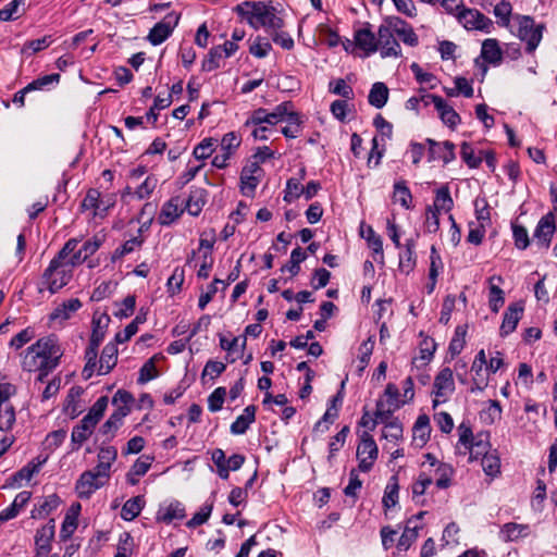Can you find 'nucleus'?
Masks as SVG:
<instances>
[{
    "label": "nucleus",
    "mask_w": 557,
    "mask_h": 557,
    "mask_svg": "<svg viewBox=\"0 0 557 557\" xmlns=\"http://www.w3.org/2000/svg\"><path fill=\"white\" fill-rule=\"evenodd\" d=\"M436 344L433 338L425 336L420 343V356L413 358V363L421 361V364H426L433 358Z\"/></svg>",
    "instance_id": "nucleus-48"
},
{
    "label": "nucleus",
    "mask_w": 557,
    "mask_h": 557,
    "mask_svg": "<svg viewBox=\"0 0 557 557\" xmlns=\"http://www.w3.org/2000/svg\"><path fill=\"white\" fill-rule=\"evenodd\" d=\"M544 26L535 24L534 20L529 16H521L519 18L518 37L525 41L527 50L532 52L539 46L543 36Z\"/></svg>",
    "instance_id": "nucleus-7"
},
{
    "label": "nucleus",
    "mask_w": 557,
    "mask_h": 557,
    "mask_svg": "<svg viewBox=\"0 0 557 557\" xmlns=\"http://www.w3.org/2000/svg\"><path fill=\"white\" fill-rule=\"evenodd\" d=\"M263 176V170L258 162L246 164L240 172V191L246 197H252Z\"/></svg>",
    "instance_id": "nucleus-10"
},
{
    "label": "nucleus",
    "mask_w": 557,
    "mask_h": 557,
    "mask_svg": "<svg viewBox=\"0 0 557 557\" xmlns=\"http://www.w3.org/2000/svg\"><path fill=\"white\" fill-rule=\"evenodd\" d=\"M214 151V140L212 138H205L199 143L193 151V156L197 160H206Z\"/></svg>",
    "instance_id": "nucleus-61"
},
{
    "label": "nucleus",
    "mask_w": 557,
    "mask_h": 557,
    "mask_svg": "<svg viewBox=\"0 0 557 557\" xmlns=\"http://www.w3.org/2000/svg\"><path fill=\"white\" fill-rule=\"evenodd\" d=\"M61 504V499L55 494L45 497L42 503L32 510V518L42 519L48 516L51 511L57 509Z\"/></svg>",
    "instance_id": "nucleus-42"
},
{
    "label": "nucleus",
    "mask_w": 557,
    "mask_h": 557,
    "mask_svg": "<svg viewBox=\"0 0 557 557\" xmlns=\"http://www.w3.org/2000/svg\"><path fill=\"white\" fill-rule=\"evenodd\" d=\"M183 202L180 197H173L165 201L158 215V222L163 226L171 225L184 212L182 208Z\"/></svg>",
    "instance_id": "nucleus-21"
},
{
    "label": "nucleus",
    "mask_w": 557,
    "mask_h": 557,
    "mask_svg": "<svg viewBox=\"0 0 557 557\" xmlns=\"http://www.w3.org/2000/svg\"><path fill=\"white\" fill-rule=\"evenodd\" d=\"M481 58L484 62L498 65L502 62L503 53L496 39H485L481 48Z\"/></svg>",
    "instance_id": "nucleus-33"
},
{
    "label": "nucleus",
    "mask_w": 557,
    "mask_h": 557,
    "mask_svg": "<svg viewBox=\"0 0 557 557\" xmlns=\"http://www.w3.org/2000/svg\"><path fill=\"white\" fill-rule=\"evenodd\" d=\"M458 433L459 441L457 448L460 450L461 447H463V454L469 453L472 457L475 448H482V450H484L487 446V443L482 440L474 442L471 428L463 422L458 426Z\"/></svg>",
    "instance_id": "nucleus-23"
},
{
    "label": "nucleus",
    "mask_w": 557,
    "mask_h": 557,
    "mask_svg": "<svg viewBox=\"0 0 557 557\" xmlns=\"http://www.w3.org/2000/svg\"><path fill=\"white\" fill-rule=\"evenodd\" d=\"M436 212H445L448 213L454 207V200L450 196L449 187L447 185H443L441 188L436 190L435 199L433 206H430Z\"/></svg>",
    "instance_id": "nucleus-37"
},
{
    "label": "nucleus",
    "mask_w": 557,
    "mask_h": 557,
    "mask_svg": "<svg viewBox=\"0 0 557 557\" xmlns=\"http://www.w3.org/2000/svg\"><path fill=\"white\" fill-rule=\"evenodd\" d=\"M54 520L52 519L46 525L37 530L35 535V557H45L50 553L51 542L54 537Z\"/></svg>",
    "instance_id": "nucleus-19"
},
{
    "label": "nucleus",
    "mask_w": 557,
    "mask_h": 557,
    "mask_svg": "<svg viewBox=\"0 0 557 557\" xmlns=\"http://www.w3.org/2000/svg\"><path fill=\"white\" fill-rule=\"evenodd\" d=\"M530 532V525L528 524L508 522L500 528L498 537L505 543L516 542L520 539L527 537Z\"/></svg>",
    "instance_id": "nucleus-26"
},
{
    "label": "nucleus",
    "mask_w": 557,
    "mask_h": 557,
    "mask_svg": "<svg viewBox=\"0 0 557 557\" xmlns=\"http://www.w3.org/2000/svg\"><path fill=\"white\" fill-rule=\"evenodd\" d=\"M455 392V380L453 370L443 368L434 377L433 382V407L446 403Z\"/></svg>",
    "instance_id": "nucleus-6"
},
{
    "label": "nucleus",
    "mask_w": 557,
    "mask_h": 557,
    "mask_svg": "<svg viewBox=\"0 0 557 557\" xmlns=\"http://www.w3.org/2000/svg\"><path fill=\"white\" fill-rule=\"evenodd\" d=\"M83 393L84 389L81 386H73L70 388L67 393L63 406V411L71 419H74L77 416H79L85 408V405L82 401Z\"/></svg>",
    "instance_id": "nucleus-24"
},
{
    "label": "nucleus",
    "mask_w": 557,
    "mask_h": 557,
    "mask_svg": "<svg viewBox=\"0 0 557 557\" xmlns=\"http://www.w3.org/2000/svg\"><path fill=\"white\" fill-rule=\"evenodd\" d=\"M79 242L78 238H70L50 261L38 283L39 293L48 290L50 294H55L70 283L73 276V270L65 262V259L75 250Z\"/></svg>",
    "instance_id": "nucleus-2"
},
{
    "label": "nucleus",
    "mask_w": 557,
    "mask_h": 557,
    "mask_svg": "<svg viewBox=\"0 0 557 557\" xmlns=\"http://www.w3.org/2000/svg\"><path fill=\"white\" fill-rule=\"evenodd\" d=\"M398 481L396 476H392L389 482L387 483L384 492V496L382 499L383 506L387 509L394 507L398 502Z\"/></svg>",
    "instance_id": "nucleus-46"
},
{
    "label": "nucleus",
    "mask_w": 557,
    "mask_h": 557,
    "mask_svg": "<svg viewBox=\"0 0 557 557\" xmlns=\"http://www.w3.org/2000/svg\"><path fill=\"white\" fill-rule=\"evenodd\" d=\"M25 5V0H12L0 10V21L8 22L15 20L21 15V8Z\"/></svg>",
    "instance_id": "nucleus-52"
},
{
    "label": "nucleus",
    "mask_w": 557,
    "mask_h": 557,
    "mask_svg": "<svg viewBox=\"0 0 557 557\" xmlns=\"http://www.w3.org/2000/svg\"><path fill=\"white\" fill-rule=\"evenodd\" d=\"M158 184L159 180L156 175H146L143 182L134 187V197L138 200L149 199L158 187Z\"/></svg>",
    "instance_id": "nucleus-34"
},
{
    "label": "nucleus",
    "mask_w": 557,
    "mask_h": 557,
    "mask_svg": "<svg viewBox=\"0 0 557 557\" xmlns=\"http://www.w3.org/2000/svg\"><path fill=\"white\" fill-rule=\"evenodd\" d=\"M62 356L63 349L58 338L54 335L45 336L20 354L21 367L27 372H39L38 380L44 381L59 366Z\"/></svg>",
    "instance_id": "nucleus-1"
},
{
    "label": "nucleus",
    "mask_w": 557,
    "mask_h": 557,
    "mask_svg": "<svg viewBox=\"0 0 557 557\" xmlns=\"http://www.w3.org/2000/svg\"><path fill=\"white\" fill-rule=\"evenodd\" d=\"M82 306L83 304L78 298L67 299L53 309L49 314V322L51 324L63 325Z\"/></svg>",
    "instance_id": "nucleus-18"
},
{
    "label": "nucleus",
    "mask_w": 557,
    "mask_h": 557,
    "mask_svg": "<svg viewBox=\"0 0 557 557\" xmlns=\"http://www.w3.org/2000/svg\"><path fill=\"white\" fill-rule=\"evenodd\" d=\"M188 265L199 267L197 275L200 278H208L210 271L213 265V257L205 256V255H196L193 252V256L187 260Z\"/></svg>",
    "instance_id": "nucleus-41"
},
{
    "label": "nucleus",
    "mask_w": 557,
    "mask_h": 557,
    "mask_svg": "<svg viewBox=\"0 0 557 557\" xmlns=\"http://www.w3.org/2000/svg\"><path fill=\"white\" fill-rule=\"evenodd\" d=\"M213 503L205 504L198 512H196L190 520L187 521L188 528H196L206 523L212 512Z\"/></svg>",
    "instance_id": "nucleus-57"
},
{
    "label": "nucleus",
    "mask_w": 557,
    "mask_h": 557,
    "mask_svg": "<svg viewBox=\"0 0 557 557\" xmlns=\"http://www.w3.org/2000/svg\"><path fill=\"white\" fill-rule=\"evenodd\" d=\"M112 206V198L101 197L100 191L96 188H90L82 202V208L85 210H91L94 216H103Z\"/></svg>",
    "instance_id": "nucleus-16"
},
{
    "label": "nucleus",
    "mask_w": 557,
    "mask_h": 557,
    "mask_svg": "<svg viewBox=\"0 0 557 557\" xmlns=\"http://www.w3.org/2000/svg\"><path fill=\"white\" fill-rule=\"evenodd\" d=\"M379 449L372 435L364 431L361 434V442L357 448V457L359 459V469L362 472H368L375 459L377 458Z\"/></svg>",
    "instance_id": "nucleus-9"
},
{
    "label": "nucleus",
    "mask_w": 557,
    "mask_h": 557,
    "mask_svg": "<svg viewBox=\"0 0 557 557\" xmlns=\"http://www.w3.org/2000/svg\"><path fill=\"white\" fill-rule=\"evenodd\" d=\"M206 205L205 190H193L186 200L185 208L190 215L197 216Z\"/></svg>",
    "instance_id": "nucleus-44"
},
{
    "label": "nucleus",
    "mask_w": 557,
    "mask_h": 557,
    "mask_svg": "<svg viewBox=\"0 0 557 557\" xmlns=\"http://www.w3.org/2000/svg\"><path fill=\"white\" fill-rule=\"evenodd\" d=\"M329 88L331 92L342 96L346 100L354 98V90L351 86H349L343 78L331 82Z\"/></svg>",
    "instance_id": "nucleus-59"
},
{
    "label": "nucleus",
    "mask_w": 557,
    "mask_h": 557,
    "mask_svg": "<svg viewBox=\"0 0 557 557\" xmlns=\"http://www.w3.org/2000/svg\"><path fill=\"white\" fill-rule=\"evenodd\" d=\"M443 270V261L442 258L434 246L431 247L430 252V269H429V280L434 281L437 280L440 272Z\"/></svg>",
    "instance_id": "nucleus-60"
},
{
    "label": "nucleus",
    "mask_w": 557,
    "mask_h": 557,
    "mask_svg": "<svg viewBox=\"0 0 557 557\" xmlns=\"http://www.w3.org/2000/svg\"><path fill=\"white\" fill-rule=\"evenodd\" d=\"M15 422V411L14 408L7 403L0 405V430L8 431L10 430Z\"/></svg>",
    "instance_id": "nucleus-53"
},
{
    "label": "nucleus",
    "mask_w": 557,
    "mask_h": 557,
    "mask_svg": "<svg viewBox=\"0 0 557 557\" xmlns=\"http://www.w3.org/2000/svg\"><path fill=\"white\" fill-rule=\"evenodd\" d=\"M412 520H408L403 534L400 535L398 542H397V548L399 550H408L409 547L416 542L418 537V530L419 527L417 524L412 525Z\"/></svg>",
    "instance_id": "nucleus-43"
},
{
    "label": "nucleus",
    "mask_w": 557,
    "mask_h": 557,
    "mask_svg": "<svg viewBox=\"0 0 557 557\" xmlns=\"http://www.w3.org/2000/svg\"><path fill=\"white\" fill-rule=\"evenodd\" d=\"M185 518V507L178 500H172L169 504L161 505L157 511L156 519L159 522L170 524L174 520Z\"/></svg>",
    "instance_id": "nucleus-22"
},
{
    "label": "nucleus",
    "mask_w": 557,
    "mask_h": 557,
    "mask_svg": "<svg viewBox=\"0 0 557 557\" xmlns=\"http://www.w3.org/2000/svg\"><path fill=\"white\" fill-rule=\"evenodd\" d=\"M117 361V347L114 343H108L101 352L99 360L98 374L103 375L109 373Z\"/></svg>",
    "instance_id": "nucleus-31"
},
{
    "label": "nucleus",
    "mask_w": 557,
    "mask_h": 557,
    "mask_svg": "<svg viewBox=\"0 0 557 557\" xmlns=\"http://www.w3.org/2000/svg\"><path fill=\"white\" fill-rule=\"evenodd\" d=\"M256 416V407L247 406L244 409V412L236 418V420L231 424V432L233 434H244L249 425L255 421Z\"/></svg>",
    "instance_id": "nucleus-35"
},
{
    "label": "nucleus",
    "mask_w": 557,
    "mask_h": 557,
    "mask_svg": "<svg viewBox=\"0 0 557 557\" xmlns=\"http://www.w3.org/2000/svg\"><path fill=\"white\" fill-rule=\"evenodd\" d=\"M246 336L234 337L231 341L225 337H221L220 345L222 349L227 351L226 359L228 362H234L242 356L246 347Z\"/></svg>",
    "instance_id": "nucleus-30"
},
{
    "label": "nucleus",
    "mask_w": 557,
    "mask_h": 557,
    "mask_svg": "<svg viewBox=\"0 0 557 557\" xmlns=\"http://www.w3.org/2000/svg\"><path fill=\"white\" fill-rule=\"evenodd\" d=\"M422 100L425 107L430 106L431 103L435 107L440 119L448 127L455 128L460 123L461 120L459 114L442 97L426 94L422 96Z\"/></svg>",
    "instance_id": "nucleus-8"
},
{
    "label": "nucleus",
    "mask_w": 557,
    "mask_h": 557,
    "mask_svg": "<svg viewBox=\"0 0 557 557\" xmlns=\"http://www.w3.org/2000/svg\"><path fill=\"white\" fill-rule=\"evenodd\" d=\"M361 235L368 242L369 247L375 255H379L381 262H383V242L380 235H377L371 226H368L366 231H361Z\"/></svg>",
    "instance_id": "nucleus-47"
},
{
    "label": "nucleus",
    "mask_w": 557,
    "mask_h": 557,
    "mask_svg": "<svg viewBox=\"0 0 557 557\" xmlns=\"http://www.w3.org/2000/svg\"><path fill=\"white\" fill-rule=\"evenodd\" d=\"M144 243V239L141 238L140 234L138 236H135L128 240H126L122 246L115 249L113 259L122 258L125 255H128L138 248L141 247Z\"/></svg>",
    "instance_id": "nucleus-54"
},
{
    "label": "nucleus",
    "mask_w": 557,
    "mask_h": 557,
    "mask_svg": "<svg viewBox=\"0 0 557 557\" xmlns=\"http://www.w3.org/2000/svg\"><path fill=\"white\" fill-rule=\"evenodd\" d=\"M107 483L100 478L96 476L94 472L85 471L81 474L76 482L75 491L77 496L82 499H88L99 488L104 486Z\"/></svg>",
    "instance_id": "nucleus-17"
},
{
    "label": "nucleus",
    "mask_w": 557,
    "mask_h": 557,
    "mask_svg": "<svg viewBox=\"0 0 557 557\" xmlns=\"http://www.w3.org/2000/svg\"><path fill=\"white\" fill-rule=\"evenodd\" d=\"M458 22L469 30H487L492 22L475 9L462 8L456 13Z\"/></svg>",
    "instance_id": "nucleus-12"
},
{
    "label": "nucleus",
    "mask_w": 557,
    "mask_h": 557,
    "mask_svg": "<svg viewBox=\"0 0 557 557\" xmlns=\"http://www.w3.org/2000/svg\"><path fill=\"white\" fill-rule=\"evenodd\" d=\"M131 409L127 406H119L109 419L101 426V432L104 435H114L115 431L122 425L123 419L129 413Z\"/></svg>",
    "instance_id": "nucleus-32"
},
{
    "label": "nucleus",
    "mask_w": 557,
    "mask_h": 557,
    "mask_svg": "<svg viewBox=\"0 0 557 557\" xmlns=\"http://www.w3.org/2000/svg\"><path fill=\"white\" fill-rule=\"evenodd\" d=\"M35 337V331L26 327L12 337L9 345L11 348L20 349Z\"/></svg>",
    "instance_id": "nucleus-63"
},
{
    "label": "nucleus",
    "mask_w": 557,
    "mask_h": 557,
    "mask_svg": "<svg viewBox=\"0 0 557 557\" xmlns=\"http://www.w3.org/2000/svg\"><path fill=\"white\" fill-rule=\"evenodd\" d=\"M416 267L414 243L409 239L405 244V250L399 253L398 268L403 273L409 274Z\"/></svg>",
    "instance_id": "nucleus-40"
},
{
    "label": "nucleus",
    "mask_w": 557,
    "mask_h": 557,
    "mask_svg": "<svg viewBox=\"0 0 557 557\" xmlns=\"http://www.w3.org/2000/svg\"><path fill=\"white\" fill-rule=\"evenodd\" d=\"M178 20V15L169 14L161 22L157 23L148 35L150 44L158 46L165 41L177 25Z\"/></svg>",
    "instance_id": "nucleus-15"
},
{
    "label": "nucleus",
    "mask_w": 557,
    "mask_h": 557,
    "mask_svg": "<svg viewBox=\"0 0 557 557\" xmlns=\"http://www.w3.org/2000/svg\"><path fill=\"white\" fill-rule=\"evenodd\" d=\"M483 471L491 476L499 473L500 460L494 454H485L482 458Z\"/></svg>",
    "instance_id": "nucleus-64"
},
{
    "label": "nucleus",
    "mask_w": 557,
    "mask_h": 557,
    "mask_svg": "<svg viewBox=\"0 0 557 557\" xmlns=\"http://www.w3.org/2000/svg\"><path fill=\"white\" fill-rule=\"evenodd\" d=\"M59 81H60V75L57 73L45 75V76H41V77L30 82L28 85H26L25 90H30V91L42 90L52 84H58Z\"/></svg>",
    "instance_id": "nucleus-55"
},
{
    "label": "nucleus",
    "mask_w": 557,
    "mask_h": 557,
    "mask_svg": "<svg viewBox=\"0 0 557 557\" xmlns=\"http://www.w3.org/2000/svg\"><path fill=\"white\" fill-rule=\"evenodd\" d=\"M397 36L408 46L414 47L418 45V36L413 29L405 22L399 21L394 28Z\"/></svg>",
    "instance_id": "nucleus-49"
},
{
    "label": "nucleus",
    "mask_w": 557,
    "mask_h": 557,
    "mask_svg": "<svg viewBox=\"0 0 557 557\" xmlns=\"http://www.w3.org/2000/svg\"><path fill=\"white\" fill-rule=\"evenodd\" d=\"M411 193L406 186L405 182H398L394 185L393 200L400 203L404 208L408 209L411 203Z\"/></svg>",
    "instance_id": "nucleus-51"
},
{
    "label": "nucleus",
    "mask_w": 557,
    "mask_h": 557,
    "mask_svg": "<svg viewBox=\"0 0 557 557\" xmlns=\"http://www.w3.org/2000/svg\"><path fill=\"white\" fill-rule=\"evenodd\" d=\"M433 483V475L426 470H421L418 478L411 485L412 498L416 503H420V498L425 494L429 486Z\"/></svg>",
    "instance_id": "nucleus-36"
},
{
    "label": "nucleus",
    "mask_w": 557,
    "mask_h": 557,
    "mask_svg": "<svg viewBox=\"0 0 557 557\" xmlns=\"http://www.w3.org/2000/svg\"><path fill=\"white\" fill-rule=\"evenodd\" d=\"M224 58L222 49L218 46L210 49L208 55L203 59L201 67L206 72H212L220 67V62Z\"/></svg>",
    "instance_id": "nucleus-50"
},
{
    "label": "nucleus",
    "mask_w": 557,
    "mask_h": 557,
    "mask_svg": "<svg viewBox=\"0 0 557 557\" xmlns=\"http://www.w3.org/2000/svg\"><path fill=\"white\" fill-rule=\"evenodd\" d=\"M289 102H283L276 106L271 112L263 108L257 109L246 120L244 127H250V125L267 124L272 128L274 125L285 121L286 115L289 112Z\"/></svg>",
    "instance_id": "nucleus-5"
},
{
    "label": "nucleus",
    "mask_w": 557,
    "mask_h": 557,
    "mask_svg": "<svg viewBox=\"0 0 557 557\" xmlns=\"http://www.w3.org/2000/svg\"><path fill=\"white\" fill-rule=\"evenodd\" d=\"M393 29L389 26L381 25L377 30V49L381 50L382 58H398L401 53L400 46L394 37Z\"/></svg>",
    "instance_id": "nucleus-13"
},
{
    "label": "nucleus",
    "mask_w": 557,
    "mask_h": 557,
    "mask_svg": "<svg viewBox=\"0 0 557 557\" xmlns=\"http://www.w3.org/2000/svg\"><path fill=\"white\" fill-rule=\"evenodd\" d=\"M240 141V137L237 134L234 132L227 133L222 137L221 151L232 157L235 150L239 147Z\"/></svg>",
    "instance_id": "nucleus-62"
},
{
    "label": "nucleus",
    "mask_w": 557,
    "mask_h": 557,
    "mask_svg": "<svg viewBox=\"0 0 557 557\" xmlns=\"http://www.w3.org/2000/svg\"><path fill=\"white\" fill-rule=\"evenodd\" d=\"M385 396L387 397V407H385V404L382 400L376 404V417L381 423H384L389 419L391 413L406 403L405 399H400L398 387L392 383L387 384L385 388Z\"/></svg>",
    "instance_id": "nucleus-11"
},
{
    "label": "nucleus",
    "mask_w": 557,
    "mask_h": 557,
    "mask_svg": "<svg viewBox=\"0 0 557 557\" xmlns=\"http://www.w3.org/2000/svg\"><path fill=\"white\" fill-rule=\"evenodd\" d=\"M227 392L225 387L215 388L208 397V408L211 412L222 409Z\"/></svg>",
    "instance_id": "nucleus-58"
},
{
    "label": "nucleus",
    "mask_w": 557,
    "mask_h": 557,
    "mask_svg": "<svg viewBox=\"0 0 557 557\" xmlns=\"http://www.w3.org/2000/svg\"><path fill=\"white\" fill-rule=\"evenodd\" d=\"M522 314L523 307L521 304L516 302L509 305L504 313V319L499 329L500 335L507 336L512 333L522 318Z\"/></svg>",
    "instance_id": "nucleus-25"
},
{
    "label": "nucleus",
    "mask_w": 557,
    "mask_h": 557,
    "mask_svg": "<svg viewBox=\"0 0 557 557\" xmlns=\"http://www.w3.org/2000/svg\"><path fill=\"white\" fill-rule=\"evenodd\" d=\"M145 506L144 496H135L126 500L121 510V517L125 521H132L138 517Z\"/></svg>",
    "instance_id": "nucleus-38"
},
{
    "label": "nucleus",
    "mask_w": 557,
    "mask_h": 557,
    "mask_svg": "<svg viewBox=\"0 0 557 557\" xmlns=\"http://www.w3.org/2000/svg\"><path fill=\"white\" fill-rule=\"evenodd\" d=\"M355 42L356 46L366 53V55H370L377 50V38L369 27L356 30Z\"/></svg>",
    "instance_id": "nucleus-28"
},
{
    "label": "nucleus",
    "mask_w": 557,
    "mask_h": 557,
    "mask_svg": "<svg viewBox=\"0 0 557 557\" xmlns=\"http://www.w3.org/2000/svg\"><path fill=\"white\" fill-rule=\"evenodd\" d=\"M108 406V398L102 396L89 409L88 413L81 420L79 424L73 428L72 442L78 447L92 434L97 423L102 418Z\"/></svg>",
    "instance_id": "nucleus-4"
},
{
    "label": "nucleus",
    "mask_w": 557,
    "mask_h": 557,
    "mask_svg": "<svg viewBox=\"0 0 557 557\" xmlns=\"http://www.w3.org/2000/svg\"><path fill=\"white\" fill-rule=\"evenodd\" d=\"M429 144V161L442 160L445 164L455 159V145L448 140L437 143L433 139H428Z\"/></svg>",
    "instance_id": "nucleus-20"
},
{
    "label": "nucleus",
    "mask_w": 557,
    "mask_h": 557,
    "mask_svg": "<svg viewBox=\"0 0 557 557\" xmlns=\"http://www.w3.org/2000/svg\"><path fill=\"white\" fill-rule=\"evenodd\" d=\"M426 471L432 473L433 482H435L437 488L445 490L451 485L455 470L449 463L441 462Z\"/></svg>",
    "instance_id": "nucleus-27"
},
{
    "label": "nucleus",
    "mask_w": 557,
    "mask_h": 557,
    "mask_svg": "<svg viewBox=\"0 0 557 557\" xmlns=\"http://www.w3.org/2000/svg\"><path fill=\"white\" fill-rule=\"evenodd\" d=\"M388 94V88L384 83H374L370 89L368 101L372 107L381 109L386 104Z\"/></svg>",
    "instance_id": "nucleus-39"
},
{
    "label": "nucleus",
    "mask_w": 557,
    "mask_h": 557,
    "mask_svg": "<svg viewBox=\"0 0 557 557\" xmlns=\"http://www.w3.org/2000/svg\"><path fill=\"white\" fill-rule=\"evenodd\" d=\"M234 12L255 29L263 27L268 30H278L283 26V20L276 14L275 9L262 1L242 2L234 8Z\"/></svg>",
    "instance_id": "nucleus-3"
},
{
    "label": "nucleus",
    "mask_w": 557,
    "mask_h": 557,
    "mask_svg": "<svg viewBox=\"0 0 557 557\" xmlns=\"http://www.w3.org/2000/svg\"><path fill=\"white\" fill-rule=\"evenodd\" d=\"M500 283H503V277L499 275H494L488 280V305L493 312H498V310L505 302L504 292L499 287Z\"/></svg>",
    "instance_id": "nucleus-29"
},
{
    "label": "nucleus",
    "mask_w": 557,
    "mask_h": 557,
    "mask_svg": "<svg viewBox=\"0 0 557 557\" xmlns=\"http://www.w3.org/2000/svg\"><path fill=\"white\" fill-rule=\"evenodd\" d=\"M284 122H286L287 125L282 128V134L286 138H296L300 135L301 120L298 113L289 111Z\"/></svg>",
    "instance_id": "nucleus-45"
},
{
    "label": "nucleus",
    "mask_w": 557,
    "mask_h": 557,
    "mask_svg": "<svg viewBox=\"0 0 557 557\" xmlns=\"http://www.w3.org/2000/svg\"><path fill=\"white\" fill-rule=\"evenodd\" d=\"M387 419L383 424V437L389 441H398L403 437V425L398 420L388 421Z\"/></svg>",
    "instance_id": "nucleus-56"
},
{
    "label": "nucleus",
    "mask_w": 557,
    "mask_h": 557,
    "mask_svg": "<svg viewBox=\"0 0 557 557\" xmlns=\"http://www.w3.org/2000/svg\"><path fill=\"white\" fill-rule=\"evenodd\" d=\"M555 232L556 223L553 213H548L542 216L533 234L535 244L541 248L547 249L550 245V240Z\"/></svg>",
    "instance_id": "nucleus-14"
}]
</instances>
